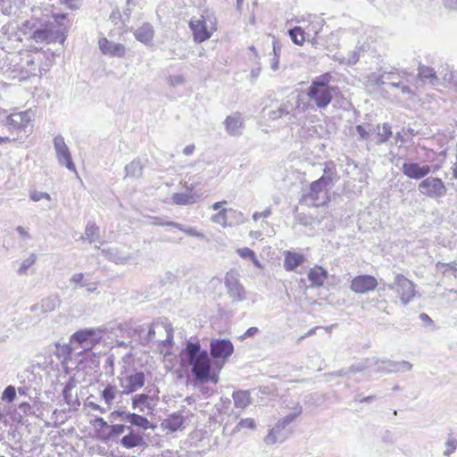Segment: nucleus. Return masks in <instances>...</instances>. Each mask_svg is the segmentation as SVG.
Wrapping results in <instances>:
<instances>
[{
    "label": "nucleus",
    "mask_w": 457,
    "mask_h": 457,
    "mask_svg": "<svg viewBox=\"0 0 457 457\" xmlns=\"http://www.w3.org/2000/svg\"><path fill=\"white\" fill-rule=\"evenodd\" d=\"M184 354L195 379L201 383L207 382L211 372V360L207 351L201 350L199 343L187 342Z\"/></svg>",
    "instance_id": "nucleus-1"
},
{
    "label": "nucleus",
    "mask_w": 457,
    "mask_h": 457,
    "mask_svg": "<svg viewBox=\"0 0 457 457\" xmlns=\"http://www.w3.org/2000/svg\"><path fill=\"white\" fill-rule=\"evenodd\" d=\"M332 75L329 72L314 78L307 88V96L319 109L327 108L337 88L330 86Z\"/></svg>",
    "instance_id": "nucleus-2"
},
{
    "label": "nucleus",
    "mask_w": 457,
    "mask_h": 457,
    "mask_svg": "<svg viewBox=\"0 0 457 457\" xmlns=\"http://www.w3.org/2000/svg\"><path fill=\"white\" fill-rule=\"evenodd\" d=\"M34 112L29 109L12 112L6 117L5 126L12 135V140H24L33 130Z\"/></svg>",
    "instance_id": "nucleus-3"
},
{
    "label": "nucleus",
    "mask_w": 457,
    "mask_h": 457,
    "mask_svg": "<svg viewBox=\"0 0 457 457\" xmlns=\"http://www.w3.org/2000/svg\"><path fill=\"white\" fill-rule=\"evenodd\" d=\"M294 411L286 417L279 419L274 428H272L269 434L266 436L264 441L267 445H273L278 442H283L288 436V433L284 431L287 426L292 423L303 411L302 406L297 403L293 408Z\"/></svg>",
    "instance_id": "nucleus-4"
},
{
    "label": "nucleus",
    "mask_w": 457,
    "mask_h": 457,
    "mask_svg": "<svg viewBox=\"0 0 457 457\" xmlns=\"http://www.w3.org/2000/svg\"><path fill=\"white\" fill-rule=\"evenodd\" d=\"M120 387V395H130L142 388L145 382V375L143 371L132 370L121 373L118 377Z\"/></svg>",
    "instance_id": "nucleus-5"
},
{
    "label": "nucleus",
    "mask_w": 457,
    "mask_h": 457,
    "mask_svg": "<svg viewBox=\"0 0 457 457\" xmlns=\"http://www.w3.org/2000/svg\"><path fill=\"white\" fill-rule=\"evenodd\" d=\"M387 287L396 293L403 305H407L416 295L415 284L402 274H397Z\"/></svg>",
    "instance_id": "nucleus-6"
},
{
    "label": "nucleus",
    "mask_w": 457,
    "mask_h": 457,
    "mask_svg": "<svg viewBox=\"0 0 457 457\" xmlns=\"http://www.w3.org/2000/svg\"><path fill=\"white\" fill-rule=\"evenodd\" d=\"M29 38L33 39L36 43H54L60 42L63 44L65 41V36L62 30H61L54 23L46 25L44 28L35 29Z\"/></svg>",
    "instance_id": "nucleus-7"
},
{
    "label": "nucleus",
    "mask_w": 457,
    "mask_h": 457,
    "mask_svg": "<svg viewBox=\"0 0 457 457\" xmlns=\"http://www.w3.org/2000/svg\"><path fill=\"white\" fill-rule=\"evenodd\" d=\"M420 193L427 197L436 199L444 197L447 193V188L439 178H425L418 186Z\"/></svg>",
    "instance_id": "nucleus-8"
},
{
    "label": "nucleus",
    "mask_w": 457,
    "mask_h": 457,
    "mask_svg": "<svg viewBox=\"0 0 457 457\" xmlns=\"http://www.w3.org/2000/svg\"><path fill=\"white\" fill-rule=\"evenodd\" d=\"M102 330L98 328H87L77 331L71 336V345H78L83 350H90L101 338Z\"/></svg>",
    "instance_id": "nucleus-9"
},
{
    "label": "nucleus",
    "mask_w": 457,
    "mask_h": 457,
    "mask_svg": "<svg viewBox=\"0 0 457 457\" xmlns=\"http://www.w3.org/2000/svg\"><path fill=\"white\" fill-rule=\"evenodd\" d=\"M54 148L59 164L63 165L69 170L77 173L76 166L72 162L71 152L62 136L59 135L54 138Z\"/></svg>",
    "instance_id": "nucleus-10"
},
{
    "label": "nucleus",
    "mask_w": 457,
    "mask_h": 457,
    "mask_svg": "<svg viewBox=\"0 0 457 457\" xmlns=\"http://www.w3.org/2000/svg\"><path fill=\"white\" fill-rule=\"evenodd\" d=\"M225 286L228 289V294L233 301L241 302L246 298V292L239 283L238 274L234 270L227 272L225 276Z\"/></svg>",
    "instance_id": "nucleus-11"
},
{
    "label": "nucleus",
    "mask_w": 457,
    "mask_h": 457,
    "mask_svg": "<svg viewBox=\"0 0 457 457\" xmlns=\"http://www.w3.org/2000/svg\"><path fill=\"white\" fill-rule=\"evenodd\" d=\"M234 352V345L229 339L214 338L210 344V353L212 358L221 359L225 362Z\"/></svg>",
    "instance_id": "nucleus-12"
},
{
    "label": "nucleus",
    "mask_w": 457,
    "mask_h": 457,
    "mask_svg": "<svg viewBox=\"0 0 457 457\" xmlns=\"http://www.w3.org/2000/svg\"><path fill=\"white\" fill-rule=\"evenodd\" d=\"M402 172L404 176L411 179H421L431 172V168L428 164L420 165L418 162H405L402 165Z\"/></svg>",
    "instance_id": "nucleus-13"
},
{
    "label": "nucleus",
    "mask_w": 457,
    "mask_h": 457,
    "mask_svg": "<svg viewBox=\"0 0 457 457\" xmlns=\"http://www.w3.org/2000/svg\"><path fill=\"white\" fill-rule=\"evenodd\" d=\"M378 286L375 277L370 275H360L351 282V290L357 294H365L374 290Z\"/></svg>",
    "instance_id": "nucleus-14"
},
{
    "label": "nucleus",
    "mask_w": 457,
    "mask_h": 457,
    "mask_svg": "<svg viewBox=\"0 0 457 457\" xmlns=\"http://www.w3.org/2000/svg\"><path fill=\"white\" fill-rule=\"evenodd\" d=\"M98 45L102 54L112 57L122 58L127 53L124 45L108 40L106 37L100 38Z\"/></svg>",
    "instance_id": "nucleus-15"
},
{
    "label": "nucleus",
    "mask_w": 457,
    "mask_h": 457,
    "mask_svg": "<svg viewBox=\"0 0 457 457\" xmlns=\"http://www.w3.org/2000/svg\"><path fill=\"white\" fill-rule=\"evenodd\" d=\"M203 194L194 190L193 187H187L184 192L175 193L171 196L172 204L177 205H188L198 202Z\"/></svg>",
    "instance_id": "nucleus-16"
},
{
    "label": "nucleus",
    "mask_w": 457,
    "mask_h": 457,
    "mask_svg": "<svg viewBox=\"0 0 457 457\" xmlns=\"http://www.w3.org/2000/svg\"><path fill=\"white\" fill-rule=\"evenodd\" d=\"M224 126L227 133L232 137H238L242 135V130L245 127L244 120L240 112H234L227 116L224 120Z\"/></svg>",
    "instance_id": "nucleus-17"
},
{
    "label": "nucleus",
    "mask_w": 457,
    "mask_h": 457,
    "mask_svg": "<svg viewBox=\"0 0 457 457\" xmlns=\"http://www.w3.org/2000/svg\"><path fill=\"white\" fill-rule=\"evenodd\" d=\"M61 304V300L58 295H52L41 300L40 303L33 304L30 307L32 312L40 310L42 313L51 312L54 311Z\"/></svg>",
    "instance_id": "nucleus-18"
},
{
    "label": "nucleus",
    "mask_w": 457,
    "mask_h": 457,
    "mask_svg": "<svg viewBox=\"0 0 457 457\" xmlns=\"http://www.w3.org/2000/svg\"><path fill=\"white\" fill-rule=\"evenodd\" d=\"M307 276L312 287H320L328 278V273L323 267L315 265L308 271Z\"/></svg>",
    "instance_id": "nucleus-19"
},
{
    "label": "nucleus",
    "mask_w": 457,
    "mask_h": 457,
    "mask_svg": "<svg viewBox=\"0 0 457 457\" xmlns=\"http://www.w3.org/2000/svg\"><path fill=\"white\" fill-rule=\"evenodd\" d=\"M189 27L193 31L194 38L197 42H203L211 37V32L208 31L205 22L202 20H191Z\"/></svg>",
    "instance_id": "nucleus-20"
},
{
    "label": "nucleus",
    "mask_w": 457,
    "mask_h": 457,
    "mask_svg": "<svg viewBox=\"0 0 457 457\" xmlns=\"http://www.w3.org/2000/svg\"><path fill=\"white\" fill-rule=\"evenodd\" d=\"M284 268L287 271H294L299 266L305 262L303 254L294 253L291 251H286L284 253Z\"/></svg>",
    "instance_id": "nucleus-21"
},
{
    "label": "nucleus",
    "mask_w": 457,
    "mask_h": 457,
    "mask_svg": "<svg viewBox=\"0 0 457 457\" xmlns=\"http://www.w3.org/2000/svg\"><path fill=\"white\" fill-rule=\"evenodd\" d=\"M316 181L312 182L310 186V192L306 195L307 199H310L313 205L319 206L324 204L327 200L326 193L321 186H317Z\"/></svg>",
    "instance_id": "nucleus-22"
},
{
    "label": "nucleus",
    "mask_w": 457,
    "mask_h": 457,
    "mask_svg": "<svg viewBox=\"0 0 457 457\" xmlns=\"http://www.w3.org/2000/svg\"><path fill=\"white\" fill-rule=\"evenodd\" d=\"M69 281L74 288L85 287L87 293H94L97 289V283L86 280L81 272L73 274Z\"/></svg>",
    "instance_id": "nucleus-23"
},
{
    "label": "nucleus",
    "mask_w": 457,
    "mask_h": 457,
    "mask_svg": "<svg viewBox=\"0 0 457 457\" xmlns=\"http://www.w3.org/2000/svg\"><path fill=\"white\" fill-rule=\"evenodd\" d=\"M120 444L127 449H131L137 446H144L145 442L140 434L135 433L132 429L129 430V434L124 436Z\"/></svg>",
    "instance_id": "nucleus-24"
},
{
    "label": "nucleus",
    "mask_w": 457,
    "mask_h": 457,
    "mask_svg": "<svg viewBox=\"0 0 457 457\" xmlns=\"http://www.w3.org/2000/svg\"><path fill=\"white\" fill-rule=\"evenodd\" d=\"M102 254L108 260L117 263L124 264L129 260V256L120 253L115 247L103 248L101 249Z\"/></svg>",
    "instance_id": "nucleus-25"
},
{
    "label": "nucleus",
    "mask_w": 457,
    "mask_h": 457,
    "mask_svg": "<svg viewBox=\"0 0 457 457\" xmlns=\"http://www.w3.org/2000/svg\"><path fill=\"white\" fill-rule=\"evenodd\" d=\"M154 35V30L150 23H144L134 32V36L137 38V40L145 45H147L153 40Z\"/></svg>",
    "instance_id": "nucleus-26"
},
{
    "label": "nucleus",
    "mask_w": 457,
    "mask_h": 457,
    "mask_svg": "<svg viewBox=\"0 0 457 457\" xmlns=\"http://www.w3.org/2000/svg\"><path fill=\"white\" fill-rule=\"evenodd\" d=\"M183 423L184 417L182 414L174 412L162 421V426L171 432H175L182 428Z\"/></svg>",
    "instance_id": "nucleus-27"
},
{
    "label": "nucleus",
    "mask_w": 457,
    "mask_h": 457,
    "mask_svg": "<svg viewBox=\"0 0 457 457\" xmlns=\"http://www.w3.org/2000/svg\"><path fill=\"white\" fill-rule=\"evenodd\" d=\"M365 370L370 371V359H367L364 361H361V362L353 364L347 370H341L337 373V375L341 376V377H346L347 378H351L357 372H363Z\"/></svg>",
    "instance_id": "nucleus-28"
},
{
    "label": "nucleus",
    "mask_w": 457,
    "mask_h": 457,
    "mask_svg": "<svg viewBox=\"0 0 457 457\" xmlns=\"http://www.w3.org/2000/svg\"><path fill=\"white\" fill-rule=\"evenodd\" d=\"M234 405L236 408L245 409L252 403V398L249 391L239 390L236 391L232 395Z\"/></svg>",
    "instance_id": "nucleus-29"
},
{
    "label": "nucleus",
    "mask_w": 457,
    "mask_h": 457,
    "mask_svg": "<svg viewBox=\"0 0 457 457\" xmlns=\"http://www.w3.org/2000/svg\"><path fill=\"white\" fill-rule=\"evenodd\" d=\"M156 328H162L166 333V338L162 341L161 353L168 354L173 343V328L171 324L157 325Z\"/></svg>",
    "instance_id": "nucleus-30"
},
{
    "label": "nucleus",
    "mask_w": 457,
    "mask_h": 457,
    "mask_svg": "<svg viewBox=\"0 0 457 457\" xmlns=\"http://www.w3.org/2000/svg\"><path fill=\"white\" fill-rule=\"evenodd\" d=\"M386 372H405L411 370L412 365L407 361H394L391 360H386Z\"/></svg>",
    "instance_id": "nucleus-31"
},
{
    "label": "nucleus",
    "mask_w": 457,
    "mask_h": 457,
    "mask_svg": "<svg viewBox=\"0 0 457 457\" xmlns=\"http://www.w3.org/2000/svg\"><path fill=\"white\" fill-rule=\"evenodd\" d=\"M211 220L215 224L220 225L222 228L234 226L233 220H229L228 208L221 209L219 212L213 214L211 217Z\"/></svg>",
    "instance_id": "nucleus-32"
},
{
    "label": "nucleus",
    "mask_w": 457,
    "mask_h": 457,
    "mask_svg": "<svg viewBox=\"0 0 457 457\" xmlns=\"http://www.w3.org/2000/svg\"><path fill=\"white\" fill-rule=\"evenodd\" d=\"M336 176V170L334 167L326 166L324 169V174L321 176L319 179L316 180L317 186H321V187L324 188V190L328 187L333 185V180Z\"/></svg>",
    "instance_id": "nucleus-33"
},
{
    "label": "nucleus",
    "mask_w": 457,
    "mask_h": 457,
    "mask_svg": "<svg viewBox=\"0 0 457 457\" xmlns=\"http://www.w3.org/2000/svg\"><path fill=\"white\" fill-rule=\"evenodd\" d=\"M436 270L437 272L442 273L445 277L453 276L456 278L455 273L457 272V262L449 263L438 262L436 263Z\"/></svg>",
    "instance_id": "nucleus-34"
},
{
    "label": "nucleus",
    "mask_w": 457,
    "mask_h": 457,
    "mask_svg": "<svg viewBox=\"0 0 457 457\" xmlns=\"http://www.w3.org/2000/svg\"><path fill=\"white\" fill-rule=\"evenodd\" d=\"M376 144L380 145L386 142L392 136L391 126L388 123H384L382 128L380 125L376 126Z\"/></svg>",
    "instance_id": "nucleus-35"
},
{
    "label": "nucleus",
    "mask_w": 457,
    "mask_h": 457,
    "mask_svg": "<svg viewBox=\"0 0 457 457\" xmlns=\"http://www.w3.org/2000/svg\"><path fill=\"white\" fill-rule=\"evenodd\" d=\"M153 401V397L148 394H139L136 395L132 398V408L137 409L139 408L141 411H144L142 406H145L146 408H150V402Z\"/></svg>",
    "instance_id": "nucleus-36"
},
{
    "label": "nucleus",
    "mask_w": 457,
    "mask_h": 457,
    "mask_svg": "<svg viewBox=\"0 0 457 457\" xmlns=\"http://www.w3.org/2000/svg\"><path fill=\"white\" fill-rule=\"evenodd\" d=\"M21 61V67L27 74H36L37 65L35 63V58L31 54H26Z\"/></svg>",
    "instance_id": "nucleus-37"
},
{
    "label": "nucleus",
    "mask_w": 457,
    "mask_h": 457,
    "mask_svg": "<svg viewBox=\"0 0 457 457\" xmlns=\"http://www.w3.org/2000/svg\"><path fill=\"white\" fill-rule=\"evenodd\" d=\"M117 394H120L115 385L108 384L102 391V397L105 403L110 406L112 404L113 400L116 398Z\"/></svg>",
    "instance_id": "nucleus-38"
},
{
    "label": "nucleus",
    "mask_w": 457,
    "mask_h": 457,
    "mask_svg": "<svg viewBox=\"0 0 457 457\" xmlns=\"http://www.w3.org/2000/svg\"><path fill=\"white\" fill-rule=\"evenodd\" d=\"M126 176L139 178L142 175L143 165L140 161L134 160L125 167Z\"/></svg>",
    "instance_id": "nucleus-39"
},
{
    "label": "nucleus",
    "mask_w": 457,
    "mask_h": 457,
    "mask_svg": "<svg viewBox=\"0 0 457 457\" xmlns=\"http://www.w3.org/2000/svg\"><path fill=\"white\" fill-rule=\"evenodd\" d=\"M126 419L127 422H129L130 424L141 428L143 429H147L148 428H150V421L141 415L133 413L132 415H127Z\"/></svg>",
    "instance_id": "nucleus-40"
},
{
    "label": "nucleus",
    "mask_w": 457,
    "mask_h": 457,
    "mask_svg": "<svg viewBox=\"0 0 457 457\" xmlns=\"http://www.w3.org/2000/svg\"><path fill=\"white\" fill-rule=\"evenodd\" d=\"M89 243H94L99 239V228L92 222L87 223L85 229V237Z\"/></svg>",
    "instance_id": "nucleus-41"
},
{
    "label": "nucleus",
    "mask_w": 457,
    "mask_h": 457,
    "mask_svg": "<svg viewBox=\"0 0 457 457\" xmlns=\"http://www.w3.org/2000/svg\"><path fill=\"white\" fill-rule=\"evenodd\" d=\"M356 132L360 140H369L370 137L376 132V129L371 124L356 126Z\"/></svg>",
    "instance_id": "nucleus-42"
},
{
    "label": "nucleus",
    "mask_w": 457,
    "mask_h": 457,
    "mask_svg": "<svg viewBox=\"0 0 457 457\" xmlns=\"http://www.w3.org/2000/svg\"><path fill=\"white\" fill-rule=\"evenodd\" d=\"M291 40L298 46H302L305 40V33L301 27H295L288 30Z\"/></svg>",
    "instance_id": "nucleus-43"
},
{
    "label": "nucleus",
    "mask_w": 457,
    "mask_h": 457,
    "mask_svg": "<svg viewBox=\"0 0 457 457\" xmlns=\"http://www.w3.org/2000/svg\"><path fill=\"white\" fill-rule=\"evenodd\" d=\"M419 77L422 79H429L430 83L435 85V82L437 80L435 71L427 66H420L419 68Z\"/></svg>",
    "instance_id": "nucleus-44"
},
{
    "label": "nucleus",
    "mask_w": 457,
    "mask_h": 457,
    "mask_svg": "<svg viewBox=\"0 0 457 457\" xmlns=\"http://www.w3.org/2000/svg\"><path fill=\"white\" fill-rule=\"evenodd\" d=\"M386 360H378L376 358L370 359V373H386Z\"/></svg>",
    "instance_id": "nucleus-45"
},
{
    "label": "nucleus",
    "mask_w": 457,
    "mask_h": 457,
    "mask_svg": "<svg viewBox=\"0 0 457 457\" xmlns=\"http://www.w3.org/2000/svg\"><path fill=\"white\" fill-rule=\"evenodd\" d=\"M245 428L254 430L256 428L255 420L253 418L241 419L234 428L233 433H237Z\"/></svg>",
    "instance_id": "nucleus-46"
},
{
    "label": "nucleus",
    "mask_w": 457,
    "mask_h": 457,
    "mask_svg": "<svg viewBox=\"0 0 457 457\" xmlns=\"http://www.w3.org/2000/svg\"><path fill=\"white\" fill-rule=\"evenodd\" d=\"M36 260H37L36 254L30 253V255L27 259L22 261L20 268L17 270V273L19 275L26 274L28 269L30 268L36 262Z\"/></svg>",
    "instance_id": "nucleus-47"
},
{
    "label": "nucleus",
    "mask_w": 457,
    "mask_h": 457,
    "mask_svg": "<svg viewBox=\"0 0 457 457\" xmlns=\"http://www.w3.org/2000/svg\"><path fill=\"white\" fill-rule=\"evenodd\" d=\"M359 54L357 51H353L347 54V56H340L337 57L336 59L339 61L341 63H345L348 65H353L359 61Z\"/></svg>",
    "instance_id": "nucleus-48"
},
{
    "label": "nucleus",
    "mask_w": 457,
    "mask_h": 457,
    "mask_svg": "<svg viewBox=\"0 0 457 457\" xmlns=\"http://www.w3.org/2000/svg\"><path fill=\"white\" fill-rule=\"evenodd\" d=\"M228 210L229 220H233L234 226L245 222V219L244 217V214L241 212L237 211V210L232 209V208H228Z\"/></svg>",
    "instance_id": "nucleus-49"
},
{
    "label": "nucleus",
    "mask_w": 457,
    "mask_h": 457,
    "mask_svg": "<svg viewBox=\"0 0 457 457\" xmlns=\"http://www.w3.org/2000/svg\"><path fill=\"white\" fill-rule=\"evenodd\" d=\"M16 396V389L13 386H8L5 387L2 394V400L7 402H12Z\"/></svg>",
    "instance_id": "nucleus-50"
},
{
    "label": "nucleus",
    "mask_w": 457,
    "mask_h": 457,
    "mask_svg": "<svg viewBox=\"0 0 457 457\" xmlns=\"http://www.w3.org/2000/svg\"><path fill=\"white\" fill-rule=\"evenodd\" d=\"M446 449L444 451L445 456H450L457 447V438L449 437L445 443Z\"/></svg>",
    "instance_id": "nucleus-51"
},
{
    "label": "nucleus",
    "mask_w": 457,
    "mask_h": 457,
    "mask_svg": "<svg viewBox=\"0 0 457 457\" xmlns=\"http://www.w3.org/2000/svg\"><path fill=\"white\" fill-rule=\"evenodd\" d=\"M127 430L128 431L131 430V427L125 426V425H122V424L112 425V426H111L110 435L111 436H119V435L123 434Z\"/></svg>",
    "instance_id": "nucleus-52"
},
{
    "label": "nucleus",
    "mask_w": 457,
    "mask_h": 457,
    "mask_svg": "<svg viewBox=\"0 0 457 457\" xmlns=\"http://www.w3.org/2000/svg\"><path fill=\"white\" fill-rule=\"evenodd\" d=\"M29 196H30L31 200L34 202H38L42 199L51 200V196L48 193L40 192V191H37V190L31 191L29 193Z\"/></svg>",
    "instance_id": "nucleus-53"
},
{
    "label": "nucleus",
    "mask_w": 457,
    "mask_h": 457,
    "mask_svg": "<svg viewBox=\"0 0 457 457\" xmlns=\"http://www.w3.org/2000/svg\"><path fill=\"white\" fill-rule=\"evenodd\" d=\"M168 83L171 87H177L185 83V79L182 75L170 76L168 78Z\"/></svg>",
    "instance_id": "nucleus-54"
},
{
    "label": "nucleus",
    "mask_w": 457,
    "mask_h": 457,
    "mask_svg": "<svg viewBox=\"0 0 457 457\" xmlns=\"http://www.w3.org/2000/svg\"><path fill=\"white\" fill-rule=\"evenodd\" d=\"M134 6H135V4H134L133 0H127V5H126L125 9L123 10V15H122V16H124V19L122 20L123 24L129 21L131 11Z\"/></svg>",
    "instance_id": "nucleus-55"
},
{
    "label": "nucleus",
    "mask_w": 457,
    "mask_h": 457,
    "mask_svg": "<svg viewBox=\"0 0 457 457\" xmlns=\"http://www.w3.org/2000/svg\"><path fill=\"white\" fill-rule=\"evenodd\" d=\"M237 253L242 258L254 259L255 253L248 247L240 248Z\"/></svg>",
    "instance_id": "nucleus-56"
},
{
    "label": "nucleus",
    "mask_w": 457,
    "mask_h": 457,
    "mask_svg": "<svg viewBox=\"0 0 457 457\" xmlns=\"http://www.w3.org/2000/svg\"><path fill=\"white\" fill-rule=\"evenodd\" d=\"M180 230L185 232L188 236L195 237H198V238H204V235L202 232H199V231L195 230L193 228H186L183 225V229H180Z\"/></svg>",
    "instance_id": "nucleus-57"
},
{
    "label": "nucleus",
    "mask_w": 457,
    "mask_h": 457,
    "mask_svg": "<svg viewBox=\"0 0 457 457\" xmlns=\"http://www.w3.org/2000/svg\"><path fill=\"white\" fill-rule=\"evenodd\" d=\"M162 324H165L164 322H156L154 324H153L150 328H149V330H148V334H147V337L149 340H154V337H155V334H156V331L158 332H161V331H163L162 328H157L156 326L157 325H162Z\"/></svg>",
    "instance_id": "nucleus-58"
},
{
    "label": "nucleus",
    "mask_w": 457,
    "mask_h": 457,
    "mask_svg": "<svg viewBox=\"0 0 457 457\" xmlns=\"http://www.w3.org/2000/svg\"><path fill=\"white\" fill-rule=\"evenodd\" d=\"M18 410L23 414V415H29L32 412V407L28 403H21L18 406Z\"/></svg>",
    "instance_id": "nucleus-59"
},
{
    "label": "nucleus",
    "mask_w": 457,
    "mask_h": 457,
    "mask_svg": "<svg viewBox=\"0 0 457 457\" xmlns=\"http://www.w3.org/2000/svg\"><path fill=\"white\" fill-rule=\"evenodd\" d=\"M270 214H271L270 208H267L263 212H254L253 215V219L254 220H258L261 218H268Z\"/></svg>",
    "instance_id": "nucleus-60"
},
{
    "label": "nucleus",
    "mask_w": 457,
    "mask_h": 457,
    "mask_svg": "<svg viewBox=\"0 0 457 457\" xmlns=\"http://www.w3.org/2000/svg\"><path fill=\"white\" fill-rule=\"evenodd\" d=\"M393 87H399L403 94H413L411 88L408 86L402 85L401 82H392L390 83Z\"/></svg>",
    "instance_id": "nucleus-61"
},
{
    "label": "nucleus",
    "mask_w": 457,
    "mask_h": 457,
    "mask_svg": "<svg viewBox=\"0 0 457 457\" xmlns=\"http://www.w3.org/2000/svg\"><path fill=\"white\" fill-rule=\"evenodd\" d=\"M291 109L288 108L287 104H281L274 113H278L277 117H281L282 115L290 113Z\"/></svg>",
    "instance_id": "nucleus-62"
},
{
    "label": "nucleus",
    "mask_w": 457,
    "mask_h": 457,
    "mask_svg": "<svg viewBox=\"0 0 457 457\" xmlns=\"http://www.w3.org/2000/svg\"><path fill=\"white\" fill-rule=\"evenodd\" d=\"M111 21L117 24L119 21L122 22V20L124 19V16H122L119 10L112 11V12L110 15Z\"/></svg>",
    "instance_id": "nucleus-63"
},
{
    "label": "nucleus",
    "mask_w": 457,
    "mask_h": 457,
    "mask_svg": "<svg viewBox=\"0 0 457 457\" xmlns=\"http://www.w3.org/2000/svg\"><path fill=\"white\" fill-rule=\"evenodd\" d=\"M259 332V329L258 328L256 327H251L249 328L245 333L244 334V338H246V337H253L254 335H256L257 333Z\"/></svg>",
    "instance_id": "nucleus-64"
}]
</instances>
